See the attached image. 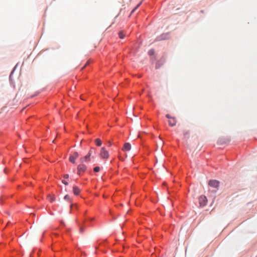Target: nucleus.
Masks as SVG:
<instances>
[{
    "label": "nucleus",
    "mask_w": 257,
    "mask_h": 257,
    "mask_svg": "<svg viewBox=\"0 0 257 257\" xmlns=\"http://www.w3.org/2000/svg\"><path fill=\"white\" fill-rule=\"evenodd\" d=\"M100 156L102 159H107L109 157L108 152L104 147L101 149Z\"/></svg>",
    "instance_id": "nucleus-1"
},
{
    "label": "nucleus",
    "mask_w": 257,
    "mask_h": 257,
    "mask_svg": "<svg viewBox=\"0 0 257 257\" xmlns=\"http://www.w3.org/2000/svg\"><path fill=\"white\" fill-rule=\"evenodd\" d=\"M199 202L200 207H203L205 206L207 202V199L205 196H201L199 198Z\"/></svg>",
    "instance_id": "nucleus-2"
},
{
    "label": "nucleus",
    "mask_w": 257,
    "mask_h": 257,
    "mask_svg": "<svg viewBox=\"0 0 257 257\" xmlns=\"http://www.w3.org/2000/svg\"><path fill=\"white\" fill-rule=\"evenodd\" d=\"M86 165L82 164L79 165L77 166V174L80 175L82 173H84L86 171Z\"/></svg>",
    "instance_id": "nucleus-3"
},
{
    "label": "nucleus",
    "mask_w": 257,
    "mask_h": 257,
    "mask_svg": "<svg viewBox=\"0 0 257 257\" xmlns=\"http://www.w3.org/2000/svg\"><path fill=\"white\" fill-rule=\"evenodd\" d=\"M208 185L210 187H213L215 189H217L219 185V181L216 180H212L209 181Z\"/></svg>",
    "instance_id": "nucleus-4"
},
{
    "label": "nucleus",
    "mask_w": 257,
    "mask_h": 257,
    "mask_svg": "<svg viewBox=\"0 0 257 257\" xmlns=\"http://www.w3.org/2000/svg\"><path fill=\"white\" fill-rule=\"evenodd\" d=\"M79 156V154L77 152H74L69 157V161L73 164L75 163V159Z\"/></svg>",
    "instance_id": "nucleus-5"
},
{
    "label": "nucleus",
    "mask_w": 257,
    "mask_h": 257,
    "mask_svg": "<svg viewBox=\"0 0 257 257\" xmlns=\"http://www.w3.org/2000/svg\"><path fill=\"white\" fill-rule=\"evenodd\" d=\"M90 156H91L90 155V154H87V155H86L85 157L80 158V162L81 163H83V162H87L90 161Z\"/></svg>",
    "instance_id": "nucleus-6"
},
{
    "label": "nucleus",
    "mask_w": 257,
    "mask_h": 257,
    "mask_svg": "<svg viewBox=\"0 0 257 257\" xmlns=\"http://www.w3.org/2000/svg\"><path fill=\"white\" fill-rule=\"evenodd\" d=\"M131 149V145L129 143H125L122 148V150L123 151H130Z\"/></svg>",
    "instance_id": "nucleus-7"
},
{
    "label": "nucleus",
    "mask_w": 257,
    "mask_h": 257,
    "mask_svg": "<svg viewBox=\"0 0 257 257\" xmlns=\"http://www.w3.org/2000/svg\"><path fill=\"white\" fill-rule=\"evenodd\" d=\"M168 123L170 126H173L176 123V120L174 117H172L169 120Z\"/></svg>",
    "instance_id": "nucleus-8"
},
{
    "label": "nucleus",
    "mask_w": 257,
    "mask_h": 257,
    "mask_svg": "<svg viewBox=\"0 0 257 257\" xmlns=\"http://www.w3.org/2000/svg\"><path fill=\"white\" fill-rule=\"evenodd\" d=\"M73 191L75 195H78L80 192V190L77 186H74L73 187Z\"/></svg>",
    "instance_id": "nucleus-9"
},
{
    "label": "nucleus",
    "mask_w": 257,
    "mask_h": 257,
    "mask_svg": "<svg viewBox=\"0 0 257 257\" xmlns=\"http://www.w3.org/2000/svg\"><path fill=\"white\" fill-rule=\"evenodd\" d=\"M95 143L96 146L99 147V146H100L101 145L102 142H101V141L99 139H96L95 140Z\"/></svg>",
    "instance_id": "nucleus-10"
},
{
    "label": "nucleus",
    "mask_w": 257,
    "mask_h": 257,
    "mask_svg": "<svg viewBox=\"0 0 257 257\" xmlns=\"http://www.w3.org/2000/svg\"><path fill=\"white\" fill-rule=\"evenodd\" d=\"M48 198L50 199L51 202H53L55 200V197L54 196L49 195Z\"/></svg>",
    "instance_id": "nucleus-11"
},
{
    "label": "nucleus",
    "mask_w": 257,
    "mask_h": 257,
    "mask_svg": "<svg viewBox=\"0 0 257 257\" xmlns=\"http://www.w3.org/2000/svg\"><path fill=\"white\" fill-rule=\"evenodd\" d=\"M118 35H119V37L120 39L124 38V36H125L124 34H123V31L119 32V33H118Z\"/></svg>",
    "instance_id": "nucleus-12"
},
{
    "label": "nucleus",
    "mask_w": 257,
    "mask_h": 257,
    "mask_svg": "<svg viewBox=\"0 0 257 257\" xmlns=\"http://www.w3.org/2000/svg\"><path fill=\"white\" fill-rule=\"evenodd\" d=\"M183 133H184V136L185 137H188L189 135V131H184Z\"/></svg>",
    "instance_id": "nucleus-13"
},
{
    "label": "nucleus",
    "mask_w": 257,
    "mask_h": 257,
    "mask_svg": "<svg viewBox=\"0 0 257 257\" xmlns=\"http://www.w3.org/2000/svg\"><path fill=\"white\" fill-rule=\"evenodd\" d=\"M142 4V2H140L139 4H138V5L135 7V8H134L132 11V13H133L136 10H137L140 6V5H141Z\"/></svg>",
    "instance_id": "nucleus-14"
},
{
    "label": "nucleus",
    "mask_w": 257,
    "mask_h": 257,
    "mask_svg": "<svg viewBox=\"0 0 257 257\" xmlns=\"http://www.w3.org/2000/svg\"><path fill=\"white\" fill-rule=\"evenodd\" d=\"M93 151H94V152H95V149H94V148H91L90 149V150H89V152H88V154H90V155L91 156V154L93 153Z\"/></svg>",
    "instance_id": "nucleus-15"
},
{
    "label": "nucleus",
    "mask_w": 257,
    "mask_h": 257,
    "mask_svg": "<svg viewBox=\"0 0 257 257\" xmlns=\"http://www.w3.org/2000/svg\"><path fill=\"white\" fill-rule=\"evenodd\" d=\"M100 171V168L99 167H95L94 168V171L95 172H98Z\"/></svg>",
    "instance_id": "nucleus-16"
},
{
    "label": "nucleus",
    "mask_w": 257,
    "mask_h": 257,
    "mask_svg": "<svg viewBox=\"0 0 257 257\" xmlns=\"http://www.w3.org/2000/svg\"><path fill=\"white\" fill-rule=\"evenodd\" d=\"M64 199L70 201V198L68 195H66L65 196Z\"/></svg>",
    "instance_id": "nucleus-17"
},
{
    "label": "nucleus",
    "mask_w": 257,
    "mask_h": 257,
    "mask_svg": "<svg viewBox=\"0 0 257 257\" xmlns=\"http://www.w3.org/2000/svg\"><path fill=\"white\" fill-rule=\"evenodd\" d=\"M62 183H63L64 184H65V185H68V183L66 181H65V180H62Z\"/></svg>",
    "instance_id": "nucleus-18"
},
{
    "label": "nucleus",
    "mask_w": 257,
    "mask_h": 257,
    "mask_svg": "<svg viewBox=\"0 0 257 257\" xmlns=\"http://www.w3.org/2000/svg\"><path fill=\"white\" fill-rule=\"evenodd\" d=\"M68 177H69V175L68 174H65V175H64V178L67 179V178H68Z\"/></svg>",
    "instance_id": "nucleus-19"
},
{
    "label": "nucleus",
    "mask_w": 257,
    "mask_h": 257,
    "mask_svg": "<svg viewBox=\"0 0 257 257\" xmlns=\"http://www.w3.org/2000/svg\"><path fill=\"white\" fill-rule=\"evenodd\" d=\"M166 117H167L169 119L172 117H171V116L169 114H166Z\"/></svg>",
    "instance_id": "nucleus-20"
},
{
    "label": "nucleus",
    "mask_w": 257,
    "mask_h": 257,
    "mask_svg": "<svg viewBox=\"0 0 257 257\" xmlns=\"http://www.w3.org/2000/svg\"><path fill=\"white\" fill-rule=\"evenodd\" d=\"M149 53L150 55H152L153 53H154V51L153 50H150L149 52Z\"/></svg>",
    "instance_id": "nucleus-21"
},
{
    "label": "nucleus",
    "mask_w": 257,
    "mask_h": 257,
    "mask_svg": "<svg viewBox=\"0 0 257 257\" xmlns=\"http://www.w3.org/2000/svg\"><path fill=\"white\" fill-rule=\"evenodd\" d=\"M108 144L109 147H110L112 145L111 142L110 141L108 142Z\"/></svg>",
    "instance_id": "nucleus-22"
},
{
    "label": "nucleus",
    "mask_w": 257,
    "mask_h": 257,
    "mask_svg": "<svg viewBox=\"0 0 257 257\" xmlns=\"http://www.w3.org/2000/svg\"><path fill=\"white\" fill-rule=\"evenodd\" d=\"M80 231L81 232H83V229H82V228H80Z\"/></svg>",
    "instance_id": "nucleus-23"
},
{
    "label": "nucleus",
    "mask_w": 257,
    "mask_h": 257,
    "mask_svg": "<svg viewBox=\"0 0 257 257\" xmlns=\"http://www.w3.org/2000/svg\"><path fill=\"white\" fill-rule=\"evenodd\" d=\"M87 65V64H86L85 65V66H84V67H82V69H84V67H85V66H86Z\"/></svg>",
    "instance_id": "nucleus-24"
},
{
    "label": "nucleus",
    "mask_w": 257,
    "mask_h": 257,
    "mask_svg": "<svg viewBox=\"0 0 257 257\" xmlns=\"http://www.w3.org/2000/svg\"><path fill=\"white\" fill-rule=\"evenodd\" d=\"M87 65V64H86L85 65V66H84V67H82V69H84V67H85V66H86Z\"/></svg>",
    "instance_id": "nucleus-25"
},
{
    "label": "nucleus",
    "mask_w": 257,
    "mask_h": 257,
    "mask_svg": "<svg viewBox=\"0 0 257 257\" xmlns=\"http://www.w3.org/2000/svg\"><path fill=\"white\" fill-rule=\"evenodd\" d=\"M87 65V64H86L85 65V66H84V67H82V69H84V67H85V66H86Z\"/></svg>",
    "instance_id": "nucleus-26"
},
{
    "label": "nucleus",
    "mask_w": 257,
    "mask_h": 257,
    "mask_svg": "<svg viewBox=\"0 0 257 257\" xmlns=\"http://www.w3.org/2000/svg\"><path fill=\"white\" fill-rule=\"evenodd\" d=\"M87 65V64H86L85 65V66H84V67H82V69H84V67H85V66H86Z\"/></svg>",
    "instance_id": "nucleus-27"
},
{
    "label": "nucleus",
    "mask_w": 257,
    "mask_h": 257,
    "mask_svg": "<svg viewBox=\"0 0 257 257\" xmlns=\"http://www.w3.org/2000/svg\"><path fill=\"white\" fill-rule=\"evenodd\" d=\"M87 65V64H86L85 65V66H84V67H82V69H84V67H85V66H86Z\"/></svg>",
    "instance_id": "nucleus-28"
},
{
    "label": "nucleus",
    "mask_w": 257,
    "mask_h": 257,
    "mask_svg": "<svg viewBox=\"0 0 257 257\" xmlns=\"http://www.w3.org/2000/svg\"><path fill=\"white\" fill-rule=\"evenodd\" d=\"M87 65V64H86L85 65V66H84V67H82V69H84V67H85V66H86Z\"/></svg>",
    "instance_id": "nucleus-29"
}]
</instances>
